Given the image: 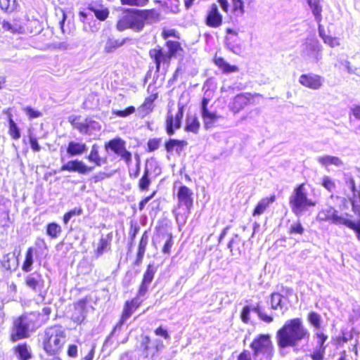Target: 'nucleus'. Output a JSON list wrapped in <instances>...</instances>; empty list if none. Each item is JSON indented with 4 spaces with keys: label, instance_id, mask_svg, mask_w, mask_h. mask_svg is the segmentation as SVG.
I'll return each mask as SVG.
<instances>
[{
    "label": "nucleus",
    "instance_id": "obj_9",
    "mask_svg": "<svg viewBox=\"0 0 360 360\" xmlns=\"http://www.w3.org/2000/svg\"><path fill=\"white\" fill-rule=\"evenodd\" d=\"M105 150L106 152L110 150L115 154L120 156L127 164L131 161V154L126 149L125 141L120 137L115 138L105 143Z\"/></svg>",
    "mask_w": 360,
    "mask_h": 360
},
{
    "label": "nucleus",
    "instance_id": "obj_47",
    "mask_svg": "<svg viewBox=\"0 0 360 360\" xmlns=\"http://www.w3.org/2000/svg\"><path fill=\"white\" fill-rule=\"evenodd\" d=\"M134 309L127 303L125 304L124 311L122 315L120 324L124 323L127 319H128L134 312Z\"/></svg>",
    "mask_w": 360,
    "mask_h": 360
},
{
    "label": "nucleus",
    "instance_id": "obj_42",
    "mask_svg": "<svg viewBox=\"0 0 360 360\" xmlns=\"http://www.w3.org/2000/svg\"><path fill=\"white\" fill-rule=\"evenodd\" d=\"M86 127L88 129V134H90L94 131H98L101 128L99 122L92 120L90 118H86Z\"/></svg>",
    "mask_w": 360,
    "mask_h": 360
},
{
    "label": "nucleus",
    "instance_id": "obj_18",
    "mask_svg": "<svg viewBox=\"0 0 360 360\" xmlns=\"http://www.w3.org/2000/svg\"><path fill=\"white\" fill-rule=\"evenodd\" d=\"M245 242L242 240L238 234H234L227 247L233 256L238 257L241 255Z\"/></svg>",
    "mask_w": 360,
    "mask_h": 360
},
{
    "label": "nucleus",
    "instance_id": "obj_43",
    "mask_svg": "<svg viewBox=\"0 0 360 360\" xmlns=\"http://www.w3.org/2000/svg\"><path fill=\"white\" fill-rule=\"evenodd\" d=\"M135 112V108L134 106H129L124 110H112V114L120 117H126Z\"/></svg>",
    "mask_w": 360,
    "mask_h": 360
},
{
    "label": "nucleus",
    "instance_id": "obj_41",
    "mask_svg": "<svg viewBox=\"0 0 360 360\" xmlns=\"http://www.w3.org/2000/svg\"><path fill=\"white\" fill-rule=\"evenodd\" d=\"M167 46L169 49V56L170 58L174 56L179 50L181 49L180 44L178 41H167Z\"/></svg>",
    "mask_w": 360,
    "mask_h": 360
},
{
    "label": "nucleus",
    "instance_id": "obj_55",
    "mask_svg": "<svg viewBox=\"0 0 360 360\" xmlns=\"http://www.w3.org/2000/svg\"><path fill=\"white\" fill-rule=\"evenodd\" d=\"M11 258L10 257V254H6L3 256L1 266L4 269L7 271L11 269Z\"/></svg>",
    "mask_w": 360,
    "mask_h": 360
},
{
    "label": "nucleus",
    "instance_id": "obj_38",
    "mask_svg": "<svg viewBox=\"0 0 360 360\" xmlns=\"http://www.w3.org/2000/svg\"><path fill=\"white\" fill-rule=\"evenodd\" d=\"M307 320L315 328H319L321 327V318L316 312H310L308 315Z\"/></svg>",
    "mask_w": 360,
    "mask_h": 360
},
{
    "label": "nucleus",
    "instance_id": "obj_40",
    "mask_svg": "<svg viewBox=\"0 0 360 360\" xmlns=\"http://www.w3.org/2000/svg\"><path fill=\"white\" fill-rule=\"evenodd\" d=\"M175 120L174 116L171 113H168L166 120V131L168 135L172 136L174 134V130L176 129L174 127Z\"/></svg>",
    "mask_w": 360,
    "mask_h": 360
},
{
    "label": "nucleus",
    "instance_id": "obj_30",
    "mask_svg": "<svg viewBox=\"0 0 360 360\" xmlns=\"http://www.w3.org/2000/svg\"><path fill=\"white\" fill-rule=\"evenodd\" d=\"M317 161L324 167H327L330 165L340 167L343 165L342 160L339 158L330 155L318 157Z\"/></svg>",
    "mask_w": 360,
    "mask_h": 360
},
{
    "label": "nucleus",
    "instance_id": "obj_14",
    "mask_svg": "<svg viewBox=\"0 0 360 360\" xmlns=\"http://www.w3.org/2000/svg\"><path fill=\"white\" fill-rule=\"evenodd\" d=\"M94 167L86 166L82 161L75 160L68 161L64 164L61 168V171H68L78 172L82 174H85L93 170Z\"/></svg>",
    "mask_w": 360,
    "mask_h": 360
},
{
    "label": "nucleus",
    "instance_id": "obj_64",
    "mask_svg": "<svg viewBox=\"0 0 360 360\" xmlns=\"http://www.w3.org/2000/svg\"><path fill=\"white\" fill-rule=\"evenodd\" d=\"M237 360H252L250 352L248 350H244L239 354Z\"/></svg>",
    "mask_w": 360,
    "mask_h": 360
},
{
    "label": "nucleus",
    "instance_id": "obj_16",
    "mask_svg": "<svg viewBox=\"0 0 360 360\" xmlns=\"http://www.w3.org/2000/svg\"><path fill=\"white\" fill-rule=\"evenodd\" d=\"M86 299H82L78 301L75 305V309L72 315V320L77 323H81L84 321L86 315Z\"/></svg>",
    "mask_w": 360,
    "mask_h": 360
},
{
    "label": "nucleus",
    "instance_id": "obj_59",
    "mask_svg": "<svg viewBox=\"0 0 360 360\" xmlns=\"http://www.w3.org/2000/svg\"><path fill=\"white\" fill-rule=\"evenodd\" d=\"M155 333L156 335H159V336L163 337L165 340H169L170 339V336H169L168 332L167 331V330L162 328V327H158L155 330Z\"/></svg>",
    "mask_w": 360,
    "mask_h": 360
},
{
    "label": "nucleus",
    "instance_id": "obj_4",
    "mask_svg": "<svg viewBox=\"0 0 360 360\" xmlns=\"http://www.w3.org/2000/svg\"><path fill=\"white\" fill-rule=\"evenodd\" d=\"M34 314H24L14 320L11 330L10 340L15 342L30 337V333L37 329Z\"/></svg>",
    "mask_w": 360,
    "mask_h": 360
},
{
    "label": "nucleus",
    "instance_id": "obj_29",
    "mask_svg": "<svg viewBox=\"0 0 360 360\" xmlns=\"http://www.w3.org/2000/svg\"><path fill=\"white\" fill-rule=\"evenodd\" d=\"M91 162H94L96 166H101L102 164L106 163V158H102L98 154V146L94 144L91 147L90 154L86 158Z\"/></svg>",
    "mask_w": 360,
    "mask_h": 360
},
{
    "label": "nucleus",
    "instance_id": "obj_19",
    "mask_svg": "<svg viewBox=\"0 0 360 360\" xmlns=\"http://www.w3.org/2000/svg\"><path fill=\"white\" fill-rule=\"evenodd\" d=\"M129 39L126 37L123 39H115L112 37H109L104 46V52L110 53L114 52L117 49L122 46Z\"/></svg>",
    "mask_w": 360,
    "mask_h": 360
},
{
    "label": "nucleus",
    "instance_id": "obj_34",
    "mask_svg": "<svg viewBox=\"0 0 360 360\" xmlns=\"http://www.w3.org/2000/svg\"><path fill=\"white\" fill-rule=\"evenodd\" d=\"M274 195H272L270 198H265L262 199L256 206L253 212V215L256 216L262 214L265 211V210L269 206V205L274 202Z\"/></svg>",
    "mask_w": 360,
    "mask_h": 360
},
{
    "label": "nucleus",
    "instance_id": "obj_60",
    "mask_svg": "<svg viewBox=\"0 0 360 360\" xmlns=\"http://www.w3.org/2000/svg\"><path fill=\"white\" fill-rule=\"evenodd\" d=\"M156 191H154L150 195L143 199L139 205V208L140 210H143L146 206V205L155 196Z\"/></svg>",
    "mask_w": 360,
    "mask_h": 360
},
{
    "label": "nucleus",
    "instance_id": "obj_62",
    "mask_svg": "<svg viewBox=\"0 0 360 360\" xmlns=\"http://www.w3.org/2000/svg\"><path fill=\"white\" fill-rule=\"evenodd\" d=\"M68 355L70 357H76L77 355V346L75 345H70L68 349Z\"/></svg>",
    "mask_w": 360,
    "mask_h": 360
},
{
    "label": "nucleus",
    "instance_id": "obj_6",
    "mask_svg": "<svg viewBox=\"0 0 360 360\" xmlns=\"http://www.w3.org/2000/svg\"><path fill=\"white\" fill-rule=\"evenodd\" d=\"M250 348L255 360H271L273 356L274 346L268 334H262L255 338L250 344Z\"/></svg>",
    "mask_w": 360,
    "mask_h": 360
},
{
    "label": "nucleus",
    "instance_id": "obj_24",
    "mask_svg": "<svg viewBox=\"0 0 360 360\" xmlns=\"http://www.w3.org/2000/svg\"><path fill=\"white\" fill-rule=\"evenodd\" d=\"M186 146L187 142L186 141L170 139L165 143V149L168 153H172L175 150L179 155Z\"/></svg>",
    "mask_w": 360,
    "mask_h": 360
},
{
    "label": "nucleus",
    "instance_id": "obj_28",
    "mask_svg": "<svg viewBox=\"0 0 360 360\" xmlns=\"http://www.w3.org/2000/svg\"><path fill=\"white\" fill-rule=\"evenodd\" d=\"M200 128V122L195 115L189 114L186 117L185 131L197 134Z\"/></svg>",
    "mask_w": 360,
    "mask_h": 360
},
{
    "label": "nucleus",
    "instance_id": "obj_52",
    "mask_svg": "<svg viewBox=\"0 0 360 360\" xmlns=\"http://www.w3.org/2000/svg\"><path fill=\"white\" fill-rule=\"evenodd\" d=\"M323 41L325 44L329 45L332 48H334L340 45L339 39L336 37H333L331 36L328 35L326 37H325V39Z\"/></svg>",
    "mask_w": 360,
    "mask_h": 360
},
{
    "label": "nucleus",
    "instance_id": "obj_58",
    "mask_svg": "<svg viewBox=\"0 0 360 360\" xmlns=\"http://www.w3.org/2000/svg\"><path fill=\"white\" fill-rule=\"evenodd\" d=\"M30 143L34 151L39 152L41 150V146L35 137L30 136Z\"/></svg>",
    "mask_w": 360,
    "mask_h": 360
},
{
    "label": "nucleus",
    "instance_id": "obj_57",
    "mask_svg": "<svg viewBox=\"0 0 360 360\" xmlns=\"http://www.w3.org/2000/svg\"><path fill=\"white\" fill-rule=\"evenodd\" d=\"M172 245H173L172 237L171 235H169L163 246L162 252L165 254H169Z\"/></svg>",
    "mask_w": 360,
    "mask_h": 360
},
{
    "label": "nucleus",
    "instance_id": "obj_7",
    "mask_svg": "<svg viewBox=\"0 0 360 360\" xmlns=\"http://www.w3.org/2000/svg\"><path fill=\"white\" fill-rule=\"evenodd\" d=\"M157 266H155L153 264H149L148 265L147 269L143 274V279L138 290L136 297L131 300L130 302H126L127 304L131 307L134 310L140 306L143 301L141 298L144 297L148 292V288L154 278V276L157 271Z\"/></svg>",
    "mask_w": 360,
    "mask_h": 360
},
{
    "label": "nucleus",
    "instance_id": "obj_11",
    "mask_svg": "<svg viewBox=\"0 0 360 360\" xmlns=\"http://www.w3.org/2000/svg\"><path fill=\"white\" fill-rule=\"evenodd\" d=\"M25 283L26 286L32 291L41 295L42 289L44 287V280L40 273L34 271L27 275L25 277Z\"/></svg>",
    "mask_w": 360,
    "mask_h": 360
},
{
    "label": "nucleus",
    "instance_id": "obj_53",
    "mask_svg": "<svg viewBox=\"0 0 360 360\" xmlns=\"http://www.w3.org/2000/svg\"><path fill=\"white\" fill-rule=\"evenodd\" d=\"M233 8L236 12H239L240 14L243 15L244 11V2L243 0H232Z\"/></svg>",
    "mask_w": 360,
    "mask_h": 360
},
{
    "label": "nucleus",
    "instance_id": "obj_44",
    "mask_svg": "<svg viewBox=\"0 0 360 360\" xmlns=\"http://www.w3.org/2000/svg\"><path fill=\"white\" fill-rule=\"evenodd\" d=\"M72 127L77 129L80 133L84 134H88V129L86 127V119L84 122H76L75 120L72 121H70Z\"/></svg>",
    "mask_w": 360,
    "mask_h": 360
},
{
    "label": "nucleus",
    "instance_id": "obj_39",
    "mask_svg": "<svg viewBox=\"0 0 360 360\" xmlns=\"http://www.w3.org/2000/svg\"><path fill=\"white\" fill-rule=\"evenodd\" d=\"M16 6L15 0H0V8L6 12L13 11Z\"/></svg>",
    "mask_w": 360,
    "mask_h": 360
},
{
    "label": "nucleus",
    "instance_id": "obj_35",
    "mask_svg": "<svg viewBox=\"0 0 360 360\" xmlns=\"http://www.w3.org/2000/svg\"><path fill=\"white\" fill-rule=\"evenodd\" d=\"M150 184V180L149 179V170L148 169L145 168L143 175L139 181V186L141 191H146L148 190Z\"/></svg>",
    "mask_w": 360,
    "mask_h": 360
},
{
    "label": "nucleus",
    "instance_id": "obj_45",
    "mask_svg": "<svg viewBox=\"0 0 360 360\" xmlns=\"http://www.w3.org/2000/svg\"><path fill=\"white\" fill-rule=\"evenodd\" d=\"M109 246V243L106 238H101L98 246L96 250V253L98 256H100L103 254L104 252L106 251L108 247Z\"/></svg>",
    "mask_w": 360,
    "mask_h": 360
},
{
    "label": "nucleus",
    "instance_id": "obj_21",
    "mask_svg": "<svg viewBox=\"0 0 360 360\" xmlns=\"http://www.w3.org/2000/svg\"><path fill=\"white\" fill-rule=\"evenodd\" d=\"M249 98L244 94H238L235 96L229 107L235 114L243 109L248 105Z\"/></svg>",
    "mask_w": 360,
    "mask_h": 360
},
{
    "label": "nucleus",
    "instance_id": "obj_13",
    "mask_svg": "<svg viewBox=\"0 0 360 360\" xmlns=\"http://www.w3.org/2000/svg\"><path fill=\"white\" fill-rule=\"evenodd\" d=\"M205 23L210 27H219L222 24V15L220 13L217 6L212 4L207 11Z\"/></svg>",
    "mask_w": 360,
    "mask_h": 360
},
{
    "label": "nucleus",
    "instance_id": "obj_20",
    "mask_svg": "<svg viewBox=\"0 0 360 360\" xmlns=\"http://www.w3.org/2000/svg\"><path fill=\"white\" fill-rule=\"evenodd\" d=\"M88 149L84 143L70 141L67 147V153L70 156L81 155Z\"/></svg>",
    "mask_w": 360,
    "mask_h": 360
},
{
    "label": "nucleus",
    "instance_id": "obj_1",
    "mask_svg": "<svg viewBox=\"0 0 360 360\" xmlns=\"http://www.w3.org/2000/svg\"><path fill=\"white\" fill-rule=\"evenodd\" d=\"M309 337V330L300 318L286 321L276 334L277 345L280 349L292 347L294 350H297L302 342H307Z\"/></svg>",
    "mask_w": 360,
    "mask_h": 360
},
{
    "label": "nucleus",
    "instance_id": "obj_56",
    "mask_svg": "<svg viewBox=\"0 0 360 360\" xmlns=\"http://www.w3.org/2000/svg\"><path fill=\"white\" fill-rule=\"evenodd\" d=\"M2 27L6 31H9L12 33L18 32V28L16 26L12 25L9 22L3 20L1 22Z\"/></svg>",
    "mask_w": 360,
    "mask_h": 360
},
{
    "label": "nucleus",
    "instance_id": "obj_8",
    "mask_svg": "<svg viewBox=\"0 0 360 360\" xmlns=\"http://www.w3.org/2000/svg\"><path fill=\"white\" fill-rule=\"evenodd\" d=\"M322 46L316 39H307L302 46V56L311 63H318L322 58Z\"/></svg>",
    "mask_w": 360,
    "mask_h": 360
},
{
    "label": "nucleus",
    "instance_id": "obj_17",
    "mask_svg": "<svg viewBox=\"0 0 360 360\" xmlns=\"http://www.w3.org/2000/svg\"><path fill=\"white\" fill-rule=\"evenodd\" d=\"M149 56L155 63L157 72L160 70V67L162 63L165 64L169 63L171 58L167 53L163 52L160 47L150 49Z\"/></svg>",
    "mask_w": 360,
    "mask_h": 360
},
{
    "label": "nucleus",
    "instance_id": "obj_25",
    "mask_svg": "<svg viewBox=\"0 0 360 360\" xmlns=\"http://www.w3.org/2000/svg\"><path fill=\"white\" fill-rule=\"evenodd\" d=\"M148 234L147 231H145L143 233L139 244L136 259L134 263L136 265H139L142 262L146 252V248L148 245Z\"/></svg>",
    "mask_w": 360,
    "mask_h": 360
},
{
    "label": "nucleus",
    "instance_id": "obj_31",
    "mask_svg": "<svg viewBox=\"0 0 360 360\" xmlns=\"http://www.w3.org/2000/svg\"><path fill=\"white\" fill-rule=\"evenodd\" d=\"M34 263V249L29 248L25 253V258L22 265V270L28 273L32 270Z\"/></svg>",
    "mask_w": 360,
    "mask_h": 360
},
{
    "label": "nucleus",
    "instance_id": "obj_50",
    "mask_svg": "<svg viewBox=\"0 0 360 360\" xmlns=\"http://www.w3.org/2000/svg\"><path fill=\"white\" fill-rule=\"evenodd\" d=\"M148 0H121V3L123 5L143 6H145Z\"/></svg>",
    "mask_w": 360,
    "mask_h": 360
},
{
    "label": "nucleus",
    "instance_id": "obj_32",
    "mask_svg": "<svg viewBox=\"0 0 360 360\" xmlns=\"http://www.w3.org/2000/svg\"><path fill=\"white\" fill-rule=\"evenodd\" d=\"M5 113L8 115V124H9V129L8 133L10 136L15 140H18L20 138V131L17 126L16 123L14 122V120L12 118V115L9 112V110L8 109L6 111H5Z\"/></svg>",
    "mask_w": 360,
    "mask_h": 360
},
{
    "label": "nucleus",
    "instance_id": "obj_12",
    "mask_svg": "<svg viewBox=\"0 0 360 360\" xmlns=\"http://www.w3.org/2000/svg\"><path fill=\"white\" fill-rule=\"evenodd\" d=\"M299 82L307 88L317 90L323 84V79L321 76L314 74H303L299 78Z\"/></svg>",
    "mask_w": 360,
    "mask_h": 360
},
{
    "label": "nucleus",
    "instance_id": "obj_3",
    "mask_svg": "<svg viewBox=\"0 0 360 360\" xmlns=\"http://www.w3.org/2000/svg\"><path fill=\"white\" fill-rule=\"evenodd\" d=\"M289 205L292 213L300 217L309 207H314L316 203L308 197L305 184H301L294 188L289 197Z\"/></svg>",
    "mask_w": 360,
    "mask_h": 360
},
{
    "label": "nucleus",
    "instance_id": "obj_22",
    "mask_svg": "<svg viewBox=\"0 0 360 360\" xmlns=\"http://www.w3.org/2000/svg\"><path fill=\"white\" fill-rule=\"evenodd\" d=\"M287 298L280 293L274 292L271 295V308L274 310H287Z\"/></svg>",
    "mask_w": 360,
    "mask_h": 360
},
{
    "label": "nucleus",
    "instance_id": "obj_26",
    "mask_svg": "<svg viewBox=\"0 0 360 360\" xmlns=\"http://www.w3.org/2000/svg\"><path fill=\"white\" fill-rule=\"evenodd\" d=\"M13 349L18 360H29L32 358L31 349L26 343L19 344Z\"/></svg>",
    "mask_w": 360,
    "mask_h": 360
},
{
    "label": "nucleus",
    "instance_id": "obj_48",
    "mask_svg": "<svg viewBox=\"0 0 360 360\" xmlns=\"http://www.w3.org/2000/svg\"><path fill=\"white\" fill-rule=\"evenodd\" d=\"M161 139H150L148 141V148L149 152H153L157 150L160 144Z\"/></svg>",
    "mask_w": 360,
    "mask_h": 360
},
{
    "label": "nucleus",
    "instance_id": "obj_23",
    "mask_svg": "<svg viewBox=\"0 0 360 360\" xmlns=\"http://www.w3.org/2000/svg\"><path fill=\"white\" fill-rule=\"evenodd\" d=\"M201 115L204 126L206 129L214 127L219 119L222 117L221 115H218L217 113L211 112L209 110L202 112Z\"/></svg>",
    "mask_w": 360,
    "mask_h": 360
},
{
    "label": "nucleus",
    "instance_id": "obj_36",
    "mask_svg": "<svg viewBox=\"0 0 360 360\" xmlns=\"http://www.w3.org/2000/svg\"><path fill=\"white\" fill-rule=\"evenodd\" d=\"M61 232V227L56 223H50L47 225L46 233L50 237L57 238L58 235Z\"/></svg>",
    "mask_w": 360,
    "mask_h": 360
},
{
    "label": "nucleus",
    "instance_id": "obj_61",
    "mask_svg": "<svg viewBox=\"0 0 360 360\" xmlns=\"http://www.w3.org/2000/svg\"><path fill=\"white\" fill-rule=\"evenodd\" d=\"M346 183H347V185L349 187V188L353 193L354 197H356V187H355V184H354V179L352 177L349 176L346 181Z\"/></svg>",
    "mask_w": 360,
    "mask_h": 360
},
{
    "label": "nucleus",
    "instance_id": "obj_2",
    "mask_svg": "<svg viewBox=\"0 0 360 360\" xmlns=\"http://www.w3.org/2000/svg\"><path fill=\"white\" fill-rule=\"evenodd\" d=\"M126 12L116 25V28L120 32L130 29L135 32H140L146 25H151L159 20V13L154 9H129Z\"/></svg>",
    "mask_w": 360,
    "mask_h": 360
},
{
    "label": "nucleus",
    "instance_id": "obj_27",
    "mask_svg": "<svg viewBox=\"0 0 360 360\" xmlns=\"http://www.w3.org/2000/svg\"><path fill=\"white\" fill-rule=\"evenodd\" d=\"M88 8L100 20H105L109 15L108 8L103 5L90 4Z\"/></svg>",
    "mask_w": 360,
    "mask_h": 360
},
{
    "label": "nucleus",
    "instance_id": "obj_15",
    "mask_svg": "<svg viewBox=\"0 0 360 360\" xmlns=\"http://www.w3.org/2000/svg\"><path fill=\"white\" fill-rule=\"evenodd\" d=\"M193 192L186 186L179 187L177 193V198L179 205H184L188 211L190 210L193 205Z\"/></svg>",
    "mask_w": 360,
    "mask_h": 360
},
{
    "label": "nucleus",
    "instance_id": "obj_49",
    "mask_svg": "<svg viewBox=\"0 0 360 360\" xmlns=\"http://www.w3.org/2000/svg\"><path fill=\"white\" fill-rule=\"evenodd\" d=\"M322 186L330 192H332L335 188V183L328 176L323 178Z\"/></svg>",
    "mask_w": 360,
    "mask_h": 360
},
{
    "label": "nucleus",
    "instance_id": "obj_51",
    "mask_svg": "<svg viewBox=\"0 0 360 360\" xmlns=\"http://www.w3.org/2000/svg\"><path fill=\"white\" fill-rule=\"evenodd\" d=\"M290 233H297L300 235H302L304 233V228L299 221L290 225Z\"/></svg>",
    "mask_w": 360,
    "mask_h": 360
},
{
    "label": "nucleus",
    "instance_id": "obj_54",
    "mask_svg": "<svg viewBox=\"0 0 360 360\" xmlns=\"http://www.w3.org/2000/svg\"><path fill=\"white\" fill-rule=\"evenodd\" d=\"M23 110L30 119L37 118L41 115L40 112L34 110L31 107H26Z\"/></svg>",
    "mask_w": 360,
    "mask_h": 360
},
{
    "label": "nucleus",
    "instance_id": "obj_33",
    "mask_svg": "<svg viewBox=\"0 0 360 360\" xmlns=\"http://www.w3.org/2000/svg\"><path fill=\"white\" fill-rule=\"evenodd\" d=\"M308 5L311 9L312 13L314 15L315 20L319 23L322 20V7L320 5L319 0H307Z\"/></svg>",
    "mask_w": 360,
    "mask_h": 360
},
{
    "label": "nucleus",
    "instance_id": "obj_37",
    "mask_svg": "<svg viewBox=\"0 0 360 360\" xmlns=\"http://www.w3.org/2000/svg\"><path fill=\"white\" fill-rule=\"evenodd\" d=\"M82 213L83 210L80 207H75L74 209L70 210L63 216L64 224H67L72 218L76 216H80Z\"/></svg>",
    "mask_w": 360,
    "mask_h": 360
},
{
    "label": "nucleus",
    "instance_id": "obj_63",
    "mask_svg": "<svg viewBox=\"0 0 360 360\" xmlns=\"http://www.w3.org/2000/svg\"><path fill=\"white\" fill-rule=\"evenodd\" d=\"M324 351L321 350L314 352L310 356L313 360H323Z\"/></svg>",
    "mask_w": 360,
    "mask_h": 360
},
{
    "label": "nucleus",
    "instance_id": "obj_10",
    "mask_svg": "<svg viewBox=\"0 0 360 360\" xmlns=\"http://www.w3.org/2000/svg\"><path fill=\"white\" fill-rule=\"evenodd\" d=\"M251 311L255 312L262 321L267 323H270L274 321L271 316L267 315L262 311L259 303H257L254 307L247 305L243 307L240 314V318L243 323H248L250 321V314Z\"/></svg>",
    "mask_w": 360,
    "mask_h": 360
},
{
    "label": "nucleus",
    "instance_id": "obj_5",
    "mask_svg": "<svg viewBox=\"0 0 360 360\" xmlns=\"http://www.w3.org/2000/svg\"><path fill=\"white\" fill-rule=\"evenodd\" d=\"M65 332L60 326H53L45 330L44 349L51 355L58 354L65 342Z\"/></svg>",
    "mask_w": 360,
    "mask_h": 360
},
{
    "label": "nucleus",
    "instance_id": "obj_46",
    "mask_svg": "<svg viewBox=\"0 0 360 360\" xmlns=\"http://www.w3.org/2000/svg\"><path fill=\"white\" fill-rule=\"evenodd\" d=\"M184 116V107L179 106L178 112L176 115L174 117L175 120L174 127L176 129H180L181 126V120Z\"/></svg>",
    "mask_w": 360,
    "mask_h": 360
}]
</instances>
